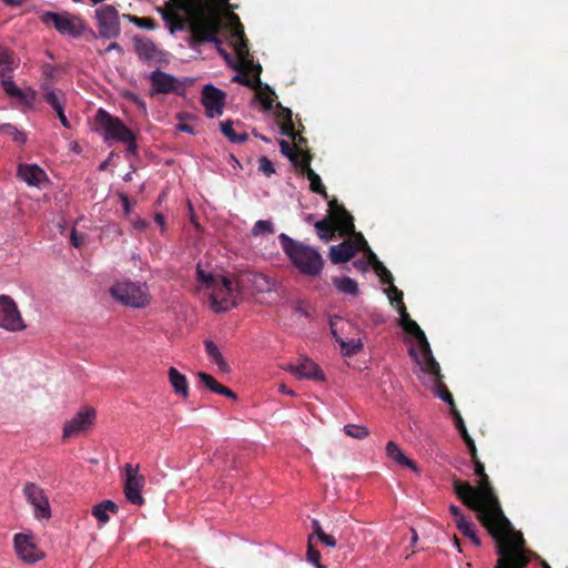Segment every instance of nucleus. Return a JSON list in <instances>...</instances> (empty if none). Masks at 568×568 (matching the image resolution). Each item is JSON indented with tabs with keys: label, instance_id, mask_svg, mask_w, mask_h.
<instances>
[{
	"label": "nucleus",
	"instance_id": "4468645a",
	"mask_svg": "<svg viewBox=\"0 0 568 568\" xmlns=\"http://www.w3.org/2000/svg\"><path fill=\"white\" fill-rule=\"evenodd\" d=\"M229 28L231 44L237 59L242 62H250L252 64V59H250L248 40L245 37L244 27L235 13H230L229 16Z\"/></svg>",
	"mask_w": 568,
	"mask_h": 568
},
{
	"label": "nucleus",
	"instance_id": "338daca9",
	"mask_svg": "<svg viewBox=\"0 0 568 568\" xmlns=\"http://www.w3.org/2000/svg\"><path fill=\"white\" fill-rule=\"evenodd\" d=\"M219 394H220V395H223V396H226V397H229V398H232V399H236V394H235L232 389H230V388H227V387H225V386H223V387L220 389V393H219Z\"/></svg>",
	"mask_w": 568,
	"mask_h": 568
},
{
	"label": "nucleus",
	"instance_id": "4d7b16f0",
	"mask_svg": "<svg viewBox=\"0 0 568 568\" xmlns=\"http://www.w3.org/2000/svg\"><path fill=\"white\" fill-rule=\"evenodd\" d=\"M449 513L454 516L456 526L459 525V519H466L462 513V509L456 505L449 506Z\"/></svg>",
	"mask_w": 568,
	"mask_h": 568
},
{
	"label": "nucleus",
	"instance_id": "8fccbe9b",
	"mask_svg": "<svg viewBox=\"0 0 568 568\" xmlns=\"http://www.w3.org/2000/svg\"><path fill=\"white\" fill-rule=\"evenodd\" d=\"M397 312L399 314V325L404 328L408 325V323H412L414 320L410 318L409 314L407 313L406 306L404 302L399 301V305H396Z\"/></svg>",
	"mask_w": 568,
	"mask_h": 568
},
{
	"label": "nucleus",
	"instance_id": "de8ad7c7",
	"mask_svg": "<svg viewBox=\"0 0 568 568\" xmlns=\"http://www.w3.org/2000/svg\"><path fill=\"white\" fill-rule=\"evenodd\" d=\"M133 23L135 26H138L139 28H142V29H148V30H154L156 28V22L154 19L152 18H146V17H142V18H139V17H134L132 19Z\"/></svg>",
	"mask_w": 568,
	"mask_h": 568
},
{
	"label": "nucleus",
	"instance_id": "a19ab883",
	"mask_svg": "<svg viewBox=\"0 0 568 568\" xmlns=\"http://www.w3.org/2000/svg\"><path fill=\"white\" fill-rule=\"evenodd\" d=\"M0 133L11 136L12 140L19 144H23L27 136L23 132L19 131L14 125L10 123H3L0 125Z\"/></svg>",
	"mask_w": 568,
	"mask_h": 568
},
{
	"label": "nucleus",
	"instance_id": "774afa93",
	"mask_svg": "<svg viewBox=\"0 0 568 568\" xmlns=\"http://www.w3.org/2000/svg\"><path fill=\"white\" fill-rule=\"evenodd\" d=\"M379 277L383 284H392L394 281L393 275L388 270L386 271V273L381 274Z\"/></svg>",
	"mask_w": 568,
	"mask_h": 568
},
{
	"label": "nucleus",
	"instance_id": "3c124183",
	"mask_svg": "<svg viewBox=\"0 0 568 568\" xmlns=\"http://www.w3.org/2000/svg\"><path fill=\"white\" fill-rule=\"evenodd\" d=\"M280 130L283 135L296 140L297 132L295 131L293 120H291V122L281 123Z\"/></svg>",
	"mask_w": 568,
	"mask_h": 568
},
{
	"label": "nucleus",
	"instance_id": "f8f14e48",
	"mask_svg": "<svg viewBox=\"0 0 568 568\" xmlns=\"http://www.w3.org/2000/svg\"><path fill=\"white\" fill-rule=\"evenodd\" d=\"M23 495L27 501L33 507V515L37 519H50L51 507L44 490L34 483H27L23 487Z\"/></svg>",
	"mask_w": 568,
	"mask_h": 568
},
{
	"label": "nucleus",
	"instance_id": "58836bf2",
	"mask_svg": "<svg viewBox=\"0 0 568 568\" xmlns=\"http://www.w3.org/2000/svg\"><path fill=\"white\" fill-rule=\"evenodd\" d=\"M221 131L233 143H243L248 139L247 133H236L234 131L231 120L221 123Z\"/></svg>",
	"mask_w": 568,
	"mask_h": 568
},
{
	"label": "nucleus",
	"instance_id": "79ce46f5",
	"mask_svg": "<svg viewBox=\"0 0 568 568\" xmlns=\"http://www.w3.org/2000/svg\"><path fill=\"white\" fill-rule=\"evenodd\" d=\"M275 233L274 224L268 220H258L255 222L252 234L254 236H265Z\"/></svg>",
	"mask_w": 568,
	"mask_h": 568
},
{
	"label": "nucleus",
	"instance_id": "72a5a7b5",
	"mask_svg": "<svg viewBox=\"0 0 568 568\" xmlns=\"http://www.w3.org/2000/svg\"><path fill=\"white\" fill-rule=\"evenodd\" d=\"M281 153L288 158V160L298 169L303 159V150L295 149L290 142L285 140L280 141Z\"/></svg>",
	"mask_w": 568,
	"mask_h": 568
},
{
	"label": "nucleus",
	"instance_id": "5701e85b",
	"mask_svg": "<svg viewBox=\"0 0 568 568\" xmlns=\"http://www.w3.org/2000/svg\"><path fill=\"white\" fill-rule=\"evenodd\" d=\"M17 175L30 186H40L45 180V172L37 164H19Z\"/></svg>",
	"mask_w": 568,
	"mask_h": 568
},
{
	"label": "nucleus",
	"instance_id": "5fc2aeb1",
	"mask_svg": "<svg viewBox=\"0 0 568 568\" xmlns=\"http://www.w3.org/2000/svg\"><path fill=\"white\" fill-rule=\"evenodd\" d=\"M318 540L325 545L326 547H331V548H334L336 547V539L333 535H329V534H326L324 532V535H322Z\"/></svg>",
	"mask_w": 568,
	"mask_h": 568
},
{
	"label": "nucleus",
	"instance_id": "0eeeda50",
	"mask_svg": "<svg viewBox=\"0 0 568 568\" xmlns=\"http://www.w3.org/2000/svg\"><path fill=\"white\" fill-rule=\"evenodd\" d=\"M403 329L407 334L414 336L419 346V354L414 347H412L409 349V355L420 365L422 369H429L432 372L437 373L439 369V364L433 356L430 345L427 341L424 331L415 321L408 323V325L405 326Z\"/></svg>",
	"mask_w": 568,
	"mask_h": 568
},
{
	"label": "nucleus",
	"instance_id": "c03bdc74",
	"mask_svg": "<svg viewBox=\"0 0 568 568\" xmlns=\"http://www.w3.org/2000/svg\"><path fill=\"white\" fill-rule=\"evenodd\" d=\"M197 377L202 382V384L207 387L211 392L219 394L220 389L223 387L212 375L199 372Z\"/></svg>",
	"mask_w": 568,
	"mask_h": 568
},
{
	"label": "nucleus",
	"instance_id": "393cba45",
	"mask_svg": "<svg viewBox=\"0 0 568 568\" xmlns=\"http://www.w3.org/2000/svg\"><path fill=\"white\" fill-rule=\"evenodd\" d=\"M134 49L140 60L151 62L158 60L160 50L155 43L146 37L134 38Z\"/></svg>",
	"mask_w": 568,
	"mask_h": 568
},
{
	"label": "nucleus",
	"instance_id": "603ef678",
	"mask_svg": "<svg viewBox=\"0 0 568 568\" xmlns=\"http://www.w3.org/2000/svg\"><path fill=\"white\" fill-rule=\"evenodd\" d=\"M390 287L387 291L388 298L390 301V304L399 305V301L403 302V292L399 291L396 286L389 284Z\"/></svg>",
	"mask_w": 568,
	"mask_h": 568
},
{
	"label": "nucleus",
	"instance_id": "dca6fc26",
	"mask_svg": "<svg viewBox=\"0 0 568 568\" xmlns=\"http://www.w3.org/2000/svg\"><path fill=\"white\" fill-rule=\"evenodd\" d=\"M0 327L12 332L26 327L17 304L7 295H0Z\"/></svg>",
	"mask_w": 568,
	"mask_h": 568
},
{
	"label": "nucleus",
	"instance_id": "ea45409f",
	"mask_svg": "<svg viewBox=\"0 0 568 568\" xmlns=\"http://www.w3.org/2000/svg\"><path fill=\"white\" fill-rule=\"evenodd\" d=\"M458 530L467 538L470 539L474 546L481 545L479 537L476 534L475 524L466 519H459Z\"/></svg>",
	"mask_w": 568,
	"mask_h": 568
},
{
	"label": "nucleus",
	"instance_id": "680f3d73",
	"mask_svg": "<svg viewBox=\"0 0 568 568\" xmlns=\"http://www.w3.org/2000/svg\"><path fill=\"white\" fill-rule=\"evenodd\" d=\"M55 113H57V116L59 118V120H60L61 124H62L64 128L70 129V122H69L68 118H67V116H65V114H64V108H62V109H60V110L55 111Z\"/></svg>",
	"mask_w": 568,
	"mask_h": 568
},
{
	"label": "nucleus",
	"instance_id": "c85d7f7f",
	"mask_svg": "<svg viewBox=\"0 0 568 568\" xmlns=\"http://www.w3.org/2000/svg\"><path fill=\"white\" fill-rule=\"evenodd\" d=\"M425 373H428L429 375H433L434 376V379H435V385H436V388H437V396L443 399L444 402H446L448 405L454 406L455 405V402H454V397L453 395L450 394V392L447 389L446 385L443 383V375L440 373V368L438 369V372H432L429 369H423Z\"/></svg>",
	"mask_w": 568,
	"mask_h": 568
},
{
	"label": "nucleus",
	"instance_id": "1a4fd4ad",
	"mask_svg": "<svg viewBox=\"0 0 568 568\" xmlns=\"http://www.w3.org/2000/svg\"><path fill=\"white\" fill-rule=\"evenodd\" d=\"M99 130L103 131L105 141L122 142L131 138V130L116 116L111 115L104 109H99L94 116Z\"/></svg>",
	"mask_w": 568,
	"mask_h": 568
},
{
	"label": "nucleus",
	"instance_id": "39448f33",
	"mask_svg": "<svg viewBox=\"0 0 568 568\" xmlns=\"http://www.w3.org/2000/svg\"><path fill=\"white\" fill-rule=\"evenodd\" d=\"M221 29L222 20L216 16L193 21L190 24V45L192 48H195L196 45H201L206 42H212L216 45L220 54L223 55L225 59H229L230 54L221 48L222 41L217 37Z\"/></svg>",
	"mask_w": 568,
	"mask_h": 568
},
{
	"label": "nucleus",
	"instance_id": "6e6d98bb",
	"mask_svg": "<svg viewBox=\"0 0 568 568\" xmlns=\"http://www.w3.org/2000/svg\"><path fill=\"white\" fill-rule=\"evenodd\" d=\"M10 63V55L8 50L0 45V70L2 68L9 67Z\"/></svg>",
	"mask_w": 568,
	"mask_h": 568
},
{
	"label": "nucleus",
	"instance_id": "f257e3e1",
	"mask_svg": "<svg viewBox=\"0 0 568 568\" xmlns=\"http://www.w3.org/2000/svg\"><path fill=\"white\" fill-rule=\"evenodd\" d=\"M475 475L479 477L477 486H471L457 477L453 478V488L456 497L464 506L477 513L480 524L496 540L508 537L518 531L503 511L499 499L494 490L485 465L476 457L471 459Z\"/></svg>",
	"mask_w": 568,
	"mask_h": 568
},
{
	"label": "nucleus",
	"instance_id": "09e8293b",
	"mask_svg": "<svg viewBox=\"0 0 568 568\" xmlns=\"http://www.w3.org/2000/svg\"><path fill=\"white\" fill-rule=\"evenodd\" d=\"M276 109L275 115L281 123L291 122L293 116L291 109L283 106L281 103L276 105Z\"/></svg>",
	"mask_w": 568,
	"mask_h": 568
},
{
	"label": "nucleus",
	"instance_id": "20e7f679",
	"mask_svg": "<svg viewBox=\"0 0 568 568\" xmlns=\"http://www.w3.org/2000/svg\"><path fill=\"white\" fill-rule=\"evenodd\" d=\"M197 281L211 288V306L215 312H225L236 306L233 300V282L225 276H215L196 266Z\"/></svg>",
	"mask_w": 568,
	"mask_h": 568
},
{
	"label": "nucleus",
	"instance_id": "b1692460",
	"mask_svg": "<svg viewBox=\"0 0 568 568\" xmlns=\"http://www.w3.org/2000/svg\"><path fill=\"white\" fill-rule=\"evenodd\" d=\"M331 220L341 236L355 237V234H357V232H355L354 217L345 207L338 209V213Z\"/></svg>",
	"mask_w": 568,
	"mask_h": 568
},
{
	"label": "nucleus",
	"instance_id": "423d86ee",
	"mask_svg": "<svg viewBox=\"0 0 568 568\" xmlns=\"http://www.w3.org/2000/svg\"><path fill=\"white\" fill-rule=\"evenodd\" d=\"M111 296L123 305L141 308L149 304L148 286L144 283L122 281L110 287Z\"/></svg>",
	"mask_w": 568,
	"mask_h": 568
},
{
	"label": "nucleus",
	"instance_id": "6e6552de",
	"mask_svg": "<svg viewBox=\"0 0 568 568\" xmlns=\"http://www.w3.org/2000/svg\"><path fill=\"white\" fill-rule=\"evenodd\" d=\"M40 20L44 24H52L59 33L72 38H80L85 30L83 20L68 12L44 11Z\"/></svg>",
	"mask_w": 568,
	"mask_h": 568
},
{
	"label": "nucleus",
	"instance_id": "aec40b11",
	"mask_svg": "<svg viewBox=\"0 0 568 568\" xmlns=\"http://www.w3.org/2000/svg\"><path fill=\"white\" fill-rule=\"evenodd\" d=\"M287 369L298 379L325 381V374L321 367L308 358H303L298 365L290 364Z\"/></svg>",
	"mask_w": 568,
	"mask_h": 568
},
{
	"label": "nucleus",
	"instance_id": "bb28decb",
	"mask_svg": "<svg viewBox=\"0 0 568 568\" xmlns=\"http://www.w3.org/2000/svg\"><path fill=\"white\" fill-rule=\"evenodd\" d=\"M386 454L389 458L394 459L398 465L409 467L414 471H418L416 463L405 456L403 450L394 442H388L386 445Z\"/></svg>",
	"mask_w": 568,
	"mask_h": 568
},
{
	"label": "nucleus",
	"instance_id": "2f4dec72",
	"mask_svg": "<svg viewBox=\"0 0 568 568\" xmlns=\"http://www.w3.org/2000/svg\"><path fill=\"white\" fill-rule=\"evenodd\" d=\"M333 284L341 293L348 294L352 296L358 295L359 291L356 281L348 276L334 277Z\"/></svg>",
	"mask_w": 568,
	"mask_h": 568
},
{
	"label": "nucleus",
	"instance_id": "473e14b6",
	"mask_svg": "<svg viewBox=\"0 0 568 568\" xmlns=\"http://www.w3.org/2000/svg\"><path fill=\"white\" fill-rule=\"evenodd\" d=\"M315 230L317 232V235L321 240L324 242H328L333 240L335 236L336 229L334 226L333 221L331 217L323 219L321 221H317L315 223Z\"/></svg>",
	"mask_w": 568,
	"mask_h": 568
},
{
	"label": "nucleus",
	"instance_id": "37998d69",
	"mask_svg": "<svg viewBox=\"0 0 568 568\" xmlns=\"http://www.w3.org/2000/svg\"><path fill=\"white\" fill-rule=\"evenodd\" d=\"M344 432L347 436L357 438V439L366 438L369 435V432L365 426L355 425V424L345 425Z\"/></svg>",
	"mask_w": 568,
	"mask_h": 568
},
{
	"label": "nucleus",
	"instance_id": "052dcab7",
	"mask_svg": "<svg viewBox=\"0 0 568 568\" xmlns=\"http://www.w3.org/2000/svg\"><path fill=\"white\" fill-rule=\"evenodd\" d=\"M464 442H465V444H466V446L468 448V452L470 454L471 459H476V457H478V454H477V448H476L474 439L473 438H467Z\"/></svg>",
	"mask_w": 568,
	"mask_h": 568
},
{
	"label": "nucleus",
	"instance_id": "c9c22d12",
	"mask_svg": "<svg viewBox=\"0 0 568 568\" xmlns=\"http://www.w3.org/2000/svg\"><path fill=\"white\" fill-rule=\"evenodd\" d=\"M44 91V101L52 106L54 111L64 108V94L61 91L51 89L48 84L42 87Z\"/></svg>",
	"mask_w": 568,
	"mask_h": 568
},
{
	"label": "nucleus",
	"instance_id": "f03ea898",
	"mask_svg": "<svg viewBox=\"0 0 568 568\" xmlns=\"http://www.w3.org/2000/svg\"><path fill=\"white\" fill-rule=\"evenodd\" d=\"M278 241L290 262L301 274L315 277L322 273L324 260L315 247L294 240L285 233L278 235Z\"/></svg>",
	"mask_w": 568,
	"mask_h": 568
},
{
	"label": "nucleus",
	"instance_id": "49530a36",
	"mask_svg": "<svg viewBox=\"0 0 568 568\" xmlns=\"http://www.w3.org/2000/svg\"><path fill=\"white\" fill-rule=\"evenodd\" d=\"M258 171L262 172L267 178H270L272 174L275 173V169H274L273 163L266 156L260 158V160H258Z\"/></svg>",
	"mask_w": 568,
	"mask_h": 568
},
{
	"label": "nucleus",
	"instance_id": "cd10ccee",
	"mask_svg": "<svg viewBox=\"0 0 568 568\" xmlns=\"http://www.w3.org/2000/svg\"><path fill=\"white\" fill-rule=\"evenodd\" d=\"M245 278L252 283L254 290L257 292H271L274 287V282H272L268 276L262 273L244 274L242 275L240 282H244Z\"/></svg>",
	"mask_w": 568,
	"mask_h": 568
},
{
	"label": "nucleus",
	"instance_id": "e433bc0d",
	"mask_svg": "<svg viewBox=\"0 0 568 568\" xmlns=\"http://www.w3.org/2000/svg\"><path fill=\"white\" fill-rule=\"evenodd\" d=\"M332 333L335 336L336 342L339 343L341 351L344 356H353L363 348V343L359 339L344 341L337 336L334 329H332Z\"/></svg>",
	"mask_w": 568,
	"mask_h": 568
},
{
	"label": "nucleus",
	"instance_id": "7ed1b4c3",
	"mask_svg": "<svg viewBox=\"0 0 568 568\" xmlns=\"http://www.w3.org/2000/svg\"><path fill=\"white\" fill-rule=\"evenodd\" d=\"M498 559L495 568H526L530 561V551L526 549L523 534H511L496 540Z\"/></svg>",
	"mask_w": 568,
	"mask_h": 568
},
{
	"label": "nucleus",
	"instance_id": "4be33fe9",
	"mask_svg": "<svg viewBox=\"0 0 568 568\" xmlns=\"http://www.w3.org/2000/svg\"><path fill=\"white\" fill-rule=\"evenodd\" d=\"M312 155L310 152H303V159L301 166L298 168L300 173L305 174L310 180L311 191L322 195L324 199H328L326 187L322 183L321 176L311 168Z\"/></svg>",
	"mask_w": 568,
	"mask_h": 568
},
{
	"label": "nucleus",
	"instance_id": "a18cd8bd",
	"mask_svg": "<svg viewBox=\"0 0 568 568\" xmlns=\"http://www.w3.org/2000/svg\"><path fill=\"white\" fill-rule=\"evenodd\" d=\"M307 560L313 564L316 568H326L325 566L321 565V552L314 547L313 545V535L308 537V545H307Z\"/></svg>",
	"mask_w": 568,
	"mask_h": 568
},
{
	"label": "nucleus",
	"instance_id": "c756f323",
	"mask_svg": "<svg viewBox=\"0 0 568 568\" xmlns=\"http://www.w3.org/2000/svg\"><path fill=\"white\" fill-rule=\"evenodd\" d=\"M11 70L10 67L2 68L0 70V83L4 90V92L13 98L22 99L23 93L20 89H18L8 72Z\"/></svg>",
	"mask_w": 568,
	"mask_h": 568
},
{
	"label": "nucleus",
	"instance_id": "f704fd0d",
	"mask_svg": "<svg viewBox=\"0 0 568 568\" xmlns=\"http://www.w3.org/2000/svg\"><path fill=\"white\" fill-rule=\"evenodd\" d=\"M253 90L256 91V98L261 102L263 109L265 111L272 110L273 103H274V97H276L275 92L267 84L263 85L262 82H261V87H256Z\"/></svg>",
	"mask_w": 568,
	"mask_h": 568
},
{
	"label": "nucleus",
	"instance_id": "864d4df0",
	"mask_svg": "<svg viewBox=\"0 0 568 568\" xmlns=\"http://www.w3.org/2000/svg\"><path fill=\"white\" fill-rule=\"evenodd\" d=\"M126 99L133 102L143 113H146V103L143 99H141L138 94L133 92H128L125 94Z\"/></svg>",
	"mask_w": 568,
	"mask_h": 568
},
{
	"label": "nucleus",
	"instance_id": "0e129e2a",
	"mask_svg": "<svg viewBox=\"0 0 568 568\" xmlns=\"http://www.w3.org/2000/svg\"><path fill=\"white\" fill-rule=\"evenodd\" d=\"M361 251H365L367 253V257H368V261L366 262L367 265L371 264L372 266H374V264L378 260H377V256L375 255V253L369 248V246L367 245V247H364Z\"/></svg>",
	"mask_w": 568,
	"mask_h": 568
},
{
	"label": "nucleus",
	"instance_id": "f3484780",
	"mask_svg": "<svg viewBox=\"0 0 568 568\" xmlns=\"http://www.w3.org/2000/svg\"><path fill=\"white\" fill-rule=\"evenodd\" d=\"M97 413L92 407H85L78 412L63 427V438L78 436L89 429L95 419Z\"/></svg>",
	"mask_w": 568,
	"mask_h": 568
},
{
	"label": "nucleus",
	"instance_id": "4c0bfd02",
	"mask_svg": "<svg viewBox=\"0 0 568 568\" xmlns=\"http://www.w3.org/2000/svg\"><path fill=\"white\" fill-rule=\"evenodd\" d=\"M204 344L207 356L219 366L221 371H227L229 365L224 361L223 355L216 344L212 341H205Z\"/></svg>",
	"mask_w": 568,
	"mask_h": 568
},
{
	"label": "nucleus",
	"instance_id": "ddd939ff",
	"mask_svg": "<svg viewBox=\"0 0 568 568\" xmlns=\"http://www.w3.org/2000/svg\"><path fill=\"white\" fill-rule=\"evenodd\" d=\"M364 247H367V242L362 233H357L355 237L345 240L338 245L331 246L329 260L333 264L346 263Z\"/></svg>",
	"mask_w": 568,
	"mask_h": 568
},
{
	"label": "nucleus",
	"instance_id": "2eb2a0df",
	"mask_svg": "<svg viewBox=\"0 0 568 568\" xmlns=\"http://www.w3.org/2000/svg\"><path fill=\"white\" fill-rule=\"evenodd\" d=\"M125 470V480H124V494L125 498L134 505H142L144 503V498L141 495V491L145 485V477L139 474V465L133 466L132 464H126L124 466Z\"/></svg>",
	"mask_w": 568,
	"mask_h": 568
},
{
	"label": "nucleus",
	"instance_id": "a211bd4d",
	"mask_svg": "<svg viewBox=\"0 0 568 568\" xmlns=\"http://www.w3.org/2000/svg\"><path fill=\"white\" fill-rule=\"evenodd\" d=\"M225 97V92L214 85H204L202 90V103L209 118H214L223 113Z\"/></svg>",
	"mask_w": 568,
	"mask_h": 568
},
{
	"label": "nucleus",
	"instance_id": "69168bd1",
	"mask_svg": "<svg viewBox=\"0 0 568 568\" xmlns=\"http://www.w3.org/2000/svg\"><path fill=\"white\" fill-rule=\"evenodd\" d=\"M176 130L180 131V132H186V133H190V134H193L194 133V129L192 125H189L186 123H180L176 125Z\"/></svg>",
	"mask_w": 568,
	"mask_h": 568
},
{
	"label": "nucleus",
	"instance_id": "6ab92c4d",
	"mask_svg": "<svg viewBox=\"0 0 568 568\" xmlns=\"http://www.w3.org/2000/svg\"><path fill=\"white\" fill-rule=\"evenodd\" d=\"M239 61V65H236L235 69L239 70L241 73L233 77V82H237L251 89L261 87V64H255L253 61L252 64L250 62H242L241 60Z\"/></svg>",
	"mask_w": 568,
	"mask_h": 568
},
{
	"label": "nucleus",
	"instance_id": "9d476101",
	"mask_svg": "<svg viewBox=\"0 0 568 568\" xmlns=\"http://www.w3.org/2000/svg\"><path fill=\"white\" fill-rule=\"evenodd\" d=\"M148 79L151 84V97L170 93L183 95L185 92V87L180 79L160 69L151 72Z\"/></svg>",
	"mask_w": 568,
	"mask_h": 568
},
{
	"label": "nucleus",
	"instance_id": "412c9836",
	"mask_svg": "<svg viewBox=\"0 0 568 568\" xmlns=\"http://www.w3.org/2000/svg\"><path fill=\"white\" fill-rule=\"evenodd\" d=\"M14 549L18 556L26 562L33 564L41 558L40 551L28 535L17 534L14 536Z\"/></svg>",
	"mask_w": 568,
	"mask_h": 568
},
{
	"label": "nucleus",
	"instance_id": "a878e982",
	"mask_svg": "<svg viewBox=\"0 0 568 568\" xmlns=\"http://www.w3.org/2000/svg\"><path fill=\"white\" fill-rule=\"evenodd\" d=\"M169 381L174 393L182 397L187 398L189 396V382L185 375L181 374L175 367L169 368Z\"/></svg>",
	"mask_w": 568,
	"mask_h": 568
},
{
	"label": "nucleus",
	"instance_id": "e2e57ef3",
	"mask_svg": "<svg viewBox=\"0 0 568 568\" xmlns=\"http://www.w3.org/2000/svg\"><path fill=\"white\" fill-rule=\"evenodd\" d=\"M312 528H313V535H316V536H317V539H318L322 535H324V532H325V531L323 530V528H322V526H321V524H320V521H318L317 519H314V520L312 521Z\"/></svg>",
	"mask_w": 568,
	"mask_h": 568
},
{
	"label": "nucleus",
	"instance_id": "9b49d317",
	"mask_svg": "<svg viewBox=\"0 0 568 568\" xmlns=\"http://www.w3.org/2000/svg\"><path fill=\"white\" fill-rule=\"evenodd\" d=\"M99 37L114 39L120 36L121 27L118 10L110 4H104L95 10Z\"/></svg>",
	"mask_w": 568,
	"mask_h": 568
},
{
	"label": "nucleus",
	"instance_id": "7c9ffc66",
	"mask_svg": "<svg viewBox=\"0 0 568 568\" xmlns=\"http://www.w3.org/2000/svg\"><path fill=\"white\" fill-rule=\"evenodd\" d=\"M108 511L116 513L118 505L112 500H104L95 505L92 509V515L101 523L106 524L109 521Z\"/></svg>",
	"mask_w": 568,
	"mask_h": 568
},
{
	"label": "nucleus",
	"instance_id": "13d9d810",
	"mask_svg": "<svg viewBox=\"0 0 568 568\" xmlns=\"http://www.w3.org/2000/svg\"><path fill=\"white\" fill-rule=\"evenodd\" d=\"M122 142L128 144V152L130 154L136 153L138 145H136V141H135V135L132 131H131V138L128 140H123Z\"/></svg>",
	"mask_w": 568,
	"mask_h": 568
},
{
	"label": "nucleus",
	"instance_id": "bf43d9fd",
	"mask_svg": "<svg viewBox=\"0 0 568 568\" xmlns=\"http://www.w3.org/2000/svg\"><path fill=\"white\" fill-rule=\"evenodd\" d=\"M328 207H329L328 217L332 219L334 215H336L338 213V209L344 207V205L339 204L336 199H333V200L328 201Z\"/></svg>",
	"mask_w": 568,
	"mask_h": 568
}]
</instances>
